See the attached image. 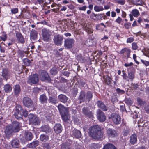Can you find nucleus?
Listing matches in <instances>:
<instances>
[{
  "label": "nucleus",
  "instance_id": "44",
  "mask_svg": "<svg viewBox=\"0 0 149 149\" xmlns=\"http://www.w3.org/2000/svg\"><path fill=\"white\" fill-rule=\"evenodd\" d=\"M132 49L134 50H136L138 48V46L136 43L133 42L132 44Z\"/></svg>",
  "mask_w": 149,
  "mask_h": 149
},
{
  "label": "nucleus",
  "instance_id": "59",
  "mask_svg": "<svg viewBox=\"0 0 149 149\" xmlns=\"http://www.w3.org/2000/svg\"><path fill=\"white\" fill-rule=\"evenodd\" d=\"M125 102L129 105H131L132 104V102L131 100L130 99L126 100Z\"/></svg>",
  "mask_w": 149,
  "mask_h": 149
},
{
  "label": "nucleus",
  "instance_id": "61",
  "mask_svg": "<svg viewBox=\"0 0 149 149\" xmlns=\"http://www.w3.org/2000/svg\"><path fill=\"white\" fill-rule=\"evenodd\" d=\"M130 25L131 24L130 23H126L124 25L125 27L127 29H128L130 28Z\"/></svg>",
  "mask_w": 149,
  "mask_h": 149
},
{
  "label": "nucleus",
  "instance_id": "40",
  "mask_svg": "<svg viewBox=\"0 0 149 149\" xmlns=\"http://www.w3.org/2000/svg\"><path fill=\"white\" fill-rule=\"evenodd\" d=\"M79 98L80 100H82L83 101L86 100V94L84 92H81Z\"/></svg>",
  "mask_w": 149,
  "mask_h": 149
},
{
  "label": "nucleus",
  "instance_id": "27",
  "mask_svg": "<svg viewBox=\"0 0 149 149\" xmlns=\"http://www.w3.org/2000/svg\"><path fill=\"white\" fill-rule=\"evenodd\" d=\"M16 36L18 40L21 43H23L24 42V39L22 35L19 33H17L16 34Z\"/></svg>",
  "mask_w": 149,
  "mask_h": 149
},
{
  "label": "nucleus",
  "instance_id": "33",
  "mask_svg": "<svg viewBox=\"0 0 149 149\" xmlns=\"http://www.w3.org/2000/svg\"><path fill=\"white\" fill-rule=\"evenodd\" d=\"M103 149H117L115 146L112 144L108 143L104 146Z\"/></svg>",
  "mask_w": 149,
  "mask_h": 149
},
{
  "label": "nucleus",
  "instance_id": "42",
  "mask_svg": "<svg viewBox=\"0 0 149 149\" xmlns=\"http://www.w3.org/2000/svg\"><path fill=\"white\" fill-rule=\"evenodd\" d=\"M51 73L53 75H55L57 73L56 69L55 68H52L50 71Z\"/></svg>",
  "mask_w": 149,
  "mask_h": 149
},
{
  "label": "nucleus",
  "instance_id": "48",
  "mask_svg": "<svg viewBox=\"0 0 149 149\" xmlns=\"http://www.w3.org/2000/svg\"><path fill=\"white\" fill-rule=\"evenodd\" d=\"M7 36L6 34H3L1 36V38L3 41H5L7 39Z\"/></svg>",
  "mask_w": 149,
  "mask_h": 149
},
{
  "label": "nucleus",
  "instance_id": "47",
  "mask_svg": "<svg viewBox=\"0 0 149 149\" xmlns=\"http://www.w3.org/2000/svg\"><path fill=\"white\" fill-rule=\"evenodd\" d=\"M116 2L121 5H124L125 3V0H117Z\"/></svg>",
  "mask_w": 149,
  "mask_h": 149
},
{
  "label": "nucleus",
  "instance_id": "31",
  "mask_svg": "<svg viewBox=\"0 0 149 149\" xmlns=\"http://www.w3.org/2000/svg\"><path fill=\"white\" fill-rule=\"evenodd\" d=\"M41 129L42 131L46 132H49L51 131L48 125H45L42 126L41 127Z\"/></svg>",
  "mask_w": 149,
  "mask_h": 149
},
{
  "label": "nucleus",
  "instance_id": "46",
  "mask_svg": "<svg viewBox=\"0 0 149 149\" xmlns=\"http://www.w3.org/2000/svg\"><path fill=\"white\" fill-rule=\"evenodd\" d=\"M141 61L146 66H149V61L142 59L141 60Z\"/></svg>",
  "mask_w": 149,
  "mask_h": 149
},
{
  "label": "nucleus",
  "instance_id": "55",
  "mask_svg": "<svg viewBox=\"0 0 149 149\" xmlns=\"http://www.w3.org/2000/svg\"><path fill=\"white\" fill-rule=\"evenodd\" d=\"M122 73H123V79H127V74H126V73L125 72V71L124 70H123L122 71Z\"/></svg>",
  "mask_w": 149,
  "mask_h": 149
},
{
  "label": "nucleus",
  "instance_id": "17",
  "mask_svg": "<svg viewBox=\"0 0 149 149\" xmlns=\"http://www.w3.org/2000/svg\"><path fill=\"white\" fill-rule=\"evenodd\" d=\"M54 130L56 133L58 134L61 133L62 131V127L60 124H56L54 126Z\"/></svg>",
  "mask_w": 149,
  "mask_h": 149
},
{
  "label": "nucleus",
  "instance_id": "19",
  "mask_svg": "<svg viewBox=\"0 0 149 149\" xmlns=\"http://www.w3.org/2000/svg\"><path fill=\"white\" fill-rule=\"evenodd\" d=\"M97 104L99 108L103 111H106L107 110V107L102 102L98 101L97 102Z\"/></svg>",
  "mask_w": 149,
  "mask_h": 149
},
{
  "label": "nucleus",
  "instance_id": "57",
  "mask_svg": "<svg viewBox=\"0 0 149 149\" xmlns=\"http://www.w3.org/2000/svg\"><path fill=\"white\" fill-rule=\"evenodd\" d=\"M87 8V7L86 6H84L81 7H79L78 8L80 10L85 11Z\"/></svg>",
  "mask_w": 149,
  "mask_h": 149
},
{
  "label": "nucleus",
  "instance_id": "24",
  "mask_svg": "<svg viewBox=\"0 0 149 149\" xmlns=\"http://www.w3.org/2000/svg\"><path fill=\"white\" fill-rule=\"evenodd\" d=\"M58 98L61 102L64 103L66 102L68 100L67 97L65 95L62 94L59 95Z\"/></svg>",
  "mask_w": 149,
  "mask_h": 149
},
{
  "label": "nucleus",
  "instance_id": "7",
  "mask_svg": "<svg viewBox=\"0 0 149 149\" xmlns=\"http://www.w3.org/2000/svg\"><path fill=\"white\" fill-rule=\"evenodd\" d=\"M63 39V36L60 34L55 35L53 38V41L54 44L57 46L61 45Z\"/></svg>",
  "mask_w": 149,
  "mask_h": 149
},
{
  "label": "nucleus",
  "instance_id": "35",
  "mask_svg": "<svg viewBox=\"0 0 149 149\" xmlns=\"http://www.w3.org/2000/svg\"><path fill=\"white\" fill-rule=\"evenodd\" d=\"M92 97V94L91 92H88L86 95V100L90 101Z\"/></svg>",
  "mask_w": 149,
  "mask_h": 149
},
{
  "label": "nucleus",
  "instance_id": "54",
  "mask_svg": "<svg viewBox=\"0 0 149 149\" xmlns=\"http://www.w3.org/2000/svg\"><path fill=\"white\" fill-rule=\"evenodd\" d=\"M24 62L25 64L27 65H29L30 63V61L28 59H25L24 61Z\"/></svg>",
  "mask_w": 149,
  "mask_h": 149
},
{
  "label": "nucleus",
  "instance_id": "34",
  "mask_svg": "<svg viewBox=\"0 0 149 149\" xmlns=\"http://www.w3.org/2000/svg\"><path fill=\"white\" fill-rule=\"evenodd\" d=\"M40 139L41 141L45 142L48 140V136L46 135L42 134L40 136Z\"/></svg>",
  "mask_w": 149,
  "mask_h": 149
},
{
  "label": "nucleus",
  "instance_id": "1",
  "mask_svg": "<svg viewBox=\"0 0 149 149\" xmlns=\"http://www.w3.org/2000/svg\"><path fill=\"white\" fill-rule=\"evenodd\" d=\"M89 134L95 139H100L103 138V134L101 132V128L98 125H94L89 129Z\"/></svg>",
  "mask_w": 149,
  "mask_h": 149
},
{
  "label": "nucleus",
  "instance_id": "29",
  "mask_svg": "<svg viewBox=\"0 0 149 149\" xmlns=\"http://www.w3.org/2000/svg\"><path fill=\"white\" fill-rule=\"evenodd\" d=\"M49 102L53 104H56L58 102L57 97L54 96L49 97Z\"/></svg>",
  "mask_w": 149,
  "mask_h": 149
},
{
  "label": "nucleus",
  "instance_id": "18",
  "mask_svg": "<svg viewBox=\"0 0 149 149\" xmlns=\"http://www.w3.org/2000/svg\"><path fill=\"white\" fill-rule=\"evenodd\" d=\"M83 113L87 117L90 118H92L93 116V113L90 111H89L87 108L86 107H84L83 109Z\"/></svg>",
  "mask_w": 149,
  "mask_h": 149
},
{
  "label": "nucleus",
  "instance_id": "8",
  "mask_svg": "<svg viewBox=\"0 0 149 149\" xmlns=\"http://www.w3.org/2000/svg\"><path fill=\"white\" fill-rule=\"evenodd\" d=\"M75 40L73 39L68 38L64 41V46L67 49H70L73 46Z\"/></svg>",
  "mask_w": 149,
  "mask_h": 149
},
{
  "label": "nucleus",
  "instance_id": "10",
  "mask_svg": "<svg viewBox=\"0 0 149 149\" xmlns=\"http://www.w3.org/2000/svg\"><path fill=\"white\" fill-rule=\"evenodd\" d=\"M97 118L98 120L101 122L104 121L106 119V117L104 113L100 109L97 111Z\"/></svg>",
  "mask_w": 149,
  "mask_h": 149
},
{
  "label": "nucleus",
  "instance_id": "36",
  "mask_svg": "<svg viewBox=\"0 0 149 149\" xmlns=\"http://www.w3.org/2000/svg\"><path fill=\"white\" fill-rule=\"evenodd\" d=\"M94 10L96 12L102 11L104 10L103 7L102 6H95L94 8Z\"/></svg>",
  "mask_w": 149,
  "mask_h": 149
},
{
  "label": "nucleus",
  "instance_id": "5",
  "mask_svg": "<svg viewBox=\"0 0 149 149\" xmlns=\"http://www.w3.org/2000/svg\"><path fill=\"white\" fill-rule=\"evenodd\" d=\"M28 117L30 124L35 125L40 123V120L36 115L30 114L29 115Z\"/></svg>",
  "mask_w": 149,
  "mask_h": 149
},
{
  "label": "nucleus",
  "instance_id": "41",
  "mask_svg": "<svg viewBox=\"0 0 149 149\" xmlns=\"http://www.w3.org/2000/svg\"><path fill=\"white\" fill-rule=\"evenodd\" d=\"M61 149H71V147L70 144L64 143L61 146Z\"/></svg>",
  "mask_w": 149,
  "mask_h": 149
},
{
  "label": "nucleus",
  "instance_id": "58",
  "mask_svg": "<svg viewBox=\"0 0 149 149\" xmlns=\"http://www.w3.org/2000/svg\"><path fill=\"white\" fill-rule=\"evenodd\" d=\"M44 147L47 149H50V148L49 144L47 143H45L44 144Z\"/></svg>",
  "mask_w": 149,
  "mask_h": 149
},
{
  "label": "nucleus",
  "instance_id": "2",
  "mask_svg": "<svg viewBox=\"0 0 149 149\" xmlns=\"http://www.w3.org/2000/svg\"><path fill=\"white\" fill-rule=\"evenodd\" d=\"M20 125L19 123L16 121H13L12 125L6 127L5 133L6 136L11 134L13 132H17L19 129Z\"/></svg>",
  "mask_w": 149,
  "mask_h": 149
},
{
  "label": "nucleus",
  "instance_id": "26",
  "mask_svg": "<svg viewBox=\"0 0 149 149\" xmlns=\"http://www.w3.org/2000/svg\"><path fill=\"white\" fill-rule=\"evenodd\" d=\"M38 33L35 30H32L30 33V38L33 40H35L37 37Z\"/></svg>",
  "mask_w": 149,
  "mask_h": 149
},
{
  "label": "nucleus",
  "instance_id": "4",
  "mask_svg": "<svg viewBox=\"0 0 149 149\" xmlns=\"http://www.w3.org/2000/svg\"><path fill=\"white\" fill-rule=\"evenodd\" d=\"M28 114L27 111L26 110H23L20 105H18L16 107V109L15 113V117L17 119L21 118L22 116L26 117Z\"/></svg>",
  "mask_w": 149,
  "mask_h": 149
},
{
  "label": "nucleus",
  "instance_id": "50",
  "mask_svg": "<svg viewBox=\"0 0 149 149\" xmlns=\"http://www.w3.org/2000/svg\"><path fill=\"white\" fill-rule=\"evenodd\" d=\"M18 9L17 8H14L11 9V12L13 14H15L17 13L18 12Z\"/></svg>",
  "mask_w": 149,
  "mask_h": 149
},
{
  "label": "nucleus",
  "instance_id": "20",
  "mask_svg": "<svg viewBox=\"0 0 149 149\" xmlns=\"http://www.w3.org/2000/svg\"><path fill=\"white\" fill-rule=\"evenodd\" d=\"M137 141V136L135 134H133L130 136V141L131 144H134L136 143Z\"/></svg>",
  "mask_w": 149,
  "mask_h": 149
},
{
  "label": "nucleus",
  "instance_id": "43",
  "mask_svg": "<svg viewBox=\"0 0 149 149\" xmlns=\"http://www.w3.org/2000/svg\"><path fill=\"white\" fill-rule=\"evenodd\" d=\"M117 92L119 94H123L125 93V91H124L123 90H121L119 88H117L116 90Z\"/></svg>",
  "mask_w": 149,
  "mask_h": 149
},
{
  "label": "nucleus",
  "instance_id": "39",
  "mask_svg": "<svg viewBox=\"0 0 149 149\" xmlns=\"http://www.w3.org/2000/svg\"><path fill=\"white\" fill-rule=\"evenodd\" d=\"M134 73L133 72H131L128 73V77L132 81L134 77Z\"/></svg>",
  "mask_w": 149,
  "mask_h": 149
},
{
  "label": "nucleus",
  "instance_id": "22",
  "mask_svg": "<svg viewBox=\"0 0 149 149\" xmlns=\"http://www.w3.org/2000/svg\"><path fill=\"white\" fill-rule=\"evenodd\" d=\"M12 146L14 148H18L19 145V141L17 139H14L12 140L11 142Z\"/></svg>",
  "mask_w": 149,
  "mask_h": 149
},
{
  "label": "nucleus",
  "instance_id": "13",
  "mask_svg": "<svg viewBox=\"0 0 149 149\" xmlns=\"http://www.w3.org/2000/svg\"><path fill=\"white\" fill-rule=\"evenodd\" d=\"M40 78L41 80L43 81H49L50 80V78L48 73L45 71L42 72H41Z\"/></svg>",
  "mask_w": 149,
  "mask_h": 149
},
{
  "label": "nucleus",
  "instance_id": "62",
  "mask_svg": "<svg viewBox=\"0 0 149 149\" xmlns=\"http://www.w3.org/2000/svg\"><path fill=\"white\" fill-rule=\"evenodd\" d=\"M45 0H37V2L40 4H43Z\"/></svg>",
  "mask_w": 149,
  "mask_h": 149
},
{
  "label": "nucleus",
  "instance_id": "38",
  "mask_svg": "<svg viewBox=\"0 0 149 149\" xmlns=\"http://www.w3.org/2000/svg\"><path fill=\"white\" fill-rule=\"evenodd\" d=\"M132 13L133 15L135 17H138L139 15V11L136 9L133 10L132 11Z\"/></svg>",
  "mask_w": 149,
  "mask_h": 149
},
{
  "label": "nucleus",
  "instance_id": "23",
  "mask_svg": "<svg viewBox=\"0 0 149 149\" xmlns=\"http://www.w3.org/2000/svg\"><path fill=\"white\" fill-rule=\"evenodd\" d=\"M4 90L6 93L10 92L12 90V88L9 84H7L4 86Z\"/></svg>",
  "mask_w": 149,
  "mask_h": 149
},
{
  "label": "nucleus",
  "instance_id": "51",
  "mask_svg": "<svg viewBox=\"0 0 149 149\" xmlns=\"http://www.w3.org/2000/svg\"><path fill=\"white\" fill-rule=\"evenodd\" d=\"M87 32L89 34H91L93 33V30L91 28H89L86 29Z\"/></svg>",
  "mask_w": 149,
  "mask_h": 149
},
{
  "label": "nucleus",
  "instance_id": "16",
  "mask_svg": "<svg viewBox=\"0 0 149 149\" xmlns=\"http://www.w3.org/2000/svg\"><path fill=\"white\" fill-rule=\"evenodd\" d=\"M70 133L72 134L73 136L76 138H79L81 136V133L78 130L74 129L71 131Z\"/></svg>",
  "mask_w": 149,
  "mask_h": 149
},
{
  "label": "nucleus",
  "instance_id": "64",
  "mask_svg": "<svg viewBox=\"0 0 149 149\" xmlns=\"http://www.w3.org/2000/svg\"><path fill=\"white\" fill-rule=\"evenodd\" d=\"M129 132V131L128 130H126L124 132V135L125 136H127Z\"/></svg>",
  "mask_w": 149,
  "mask_h": 149
},
{
  "label": "nucleus",
  "instance_id": "45",
  "mask_svg": "<svg viewBox=\"0 0 149 149\" xmlns=\"http://www.w3.org/2000/svg\"><path fill=\"white\" fill-rule=\"evenodd\" d=\"M94 16L95 17L98 19H102L103 17L102 14H94Z\"/></svg>",
  "mask_w": 149,
  "mask_h": 149
},
{
  "label": "nucleus",
  "instance_id": "49",
  "mask_svg": "<svg viewBox=\"0 0 149 149\" xmlns=\"http://www.w3.org/2000/svg\"><path fill=\"white\" fill-rule=\"evenodd\" d=\"M111 79L110 77H107L105 79V81L107 84H109L111 83Z\"/></svg>",
  "mask_w": 149,
  "mask_h": 149
},
{
  "label": "nucleus",
  "instance_id": "14",
  "mask_svg": "<svg viewBox=\"0 0 149 149\" xmlns=\"http://www.w3.org/2000/svg\"><path fill=\"white\" fill-rule=\"evenodd\" d=\"M107 133L108 136L110 137H114L117 135L116 132L111 129H109L107 131Z\"/></svg>",
  "mask_w": 149,
  "mask_h": 149
},
{
  "label": "nucleus",
  "instance_id": "52",
  "mask_svg": "<svg viewBox=\"0 0 149 149\" xmlns=\"http://www.w3.org/2000/svg\"><path fill=\"white\" fill-rule=\"evenodd\" d=\"M134 41V38L133 37L128 38L127 40V43H131Z\"/></svg>",
  "mask_w": 149,
  "mask_h": 149
},
{
  "label": "nucleus",
  "instance_id": "60",
  "mask_svg": "<svg viewBox=\"0 0 149 149\" xmlns=\"http://www.w3.org/2000/svg\"><path fill=\"white\" fill-rule=\"evenodd\" d=\"M77 58L78 60H80V61H81V60H83V58L81 55H78L77 57Z\"/></svg>",
  "mask_w": 149,
  "mask_h": 149
},
{
  "label": "nucleus",
  "instance_id": "11",
  "mask_svg": "<svg viewBox=\"0 0 149 149\" xmlns=\"http://www.w3.org/2000/svg\"><path fill=\"white\" fill-rule=\"evenodd\" d=\"M23 103L24 105L28 108L31 107L33 106L32 101L28 97H25L23 98Z\"/></svg>",
  "mask_w": 149,
  "mask_h": 149
},
{
  "label": "nucleus",
  "instance_id": "21",
  "mask_svg": "<svg viewBox=\"0 0 149 149\" xmlns=\"http://www.w3.org/2000/svg\"><path fill=\"white\" fill-rule=\"evenodd\" d=\"M130 50L127 48H124L121 50L120 53L121 54H126L127 58H129L130 56Z\"/></svg>",
  "mask_w": 149,
  "mask_h": 149
},
{
  "label": "nucleus",
  "instance_id": "9",
  "mask_svg": "<svg viewBox=\"0 0 149 149\" xmlns=\"http://www.w3.org/2000/svg\"><path fill=\"white\" fill-rule=\"evenodd\" d=\"M38 75L37 74H35L31 75L29 77L28 82L30 84H35L38 82Z\"/></svg>",
  "mask_w": 149,
  "mask_h": 149
},
{
  "label": "nucleus",
  "instance_id": "3",
  "mask_svg": "<svg viewBox=\"0 0 149 149\" xmlns=\"http://www.w3.org/2000/svg\"><path fill=\"white\" fill-rule=\"evenodd\" d=\"M58 109L61 114L63 120L65 121L69 120L70 118V115L68 114V109L61 104L58 105Z\"/></svg>",
  "mask_w": 149,
  "mask_h": 149
},
{
  "label": "nucleus",
  "instance_id": "25",
  "mask_svg": "<svg viewBox=\"0 0 149 149\" xmlns=\"http://www.w3.org/2000/svg\"><path fill=\"white\" fill-rule=\"evenodd\" d=\"M25 139L28 140H31L33 138L32 133L30 132H26L24 134Z\"/></svg>",
  "mask_w": 149,
  "mask_h": 149
},
{
  "label": "nucleus",
  "instance_id": "37",
  "mask_svg": "<svg viewBox=\"0 0 149 149\" xmlns=\"http://www.w3.org/2000/svg\"><path fill=\"white\" fill-rule=\"evenodd\" d=\"M132 1L133 4L137 5H141L143 3L142 0H132Z\"/></svg>",
  "mask_w": 149,
  "mask_h": 149
},
{
  "label": "nucleus",
  "instance_id": "63",
  "mask_svg": "<svg viewBox=\"0 0 149 149\" xmlns=\"http://www.w3.org/2000/svg\"><path fill=\"white\" fill-rule=\"evenodd\" d=\"M133 65V63L132 62H130L129 63H126L124 64V66L126 67L130 66Z\"/></svg>",
  "mask_w": 149,
  "mask_h": 149
},
{
  "label": "nucleus",
  "instance_id": "12",
  "mask_svg": "<svg viewBox=\"0 0 149 149\" xmlns=\"http://www.w3.org/2000/svg\"><path fill=\"white\" fill-rule=\"evenodd\" d=\"M113 123L116 124H119L121 120L120 116L117 114H112L111 115Z\"/></svg>",
  "mask_w": 149,
  "mask_h": 149
},
{
  "label": "nucleus",
  "instance_id": "30",
  "mask_svg": "<svg viewBox=\"0 0 149 149\" xmlns=\"http://www.w3.org/2000/svg\"><path fill=\"white\" fill-rule=\"evenodd\" d=\"M40 101L42 103H46L47 102V98L44 95H42L40 96Z\"/></svg>",
  "mask_w": 149,
  "mask_h": 149
},
{
  "label": "nucleus",
  "instance_id": "53",
  "mask_svg": "<svg viewBox=\"0 0 149 149\" xmlns=\"http://www.w3.org/2000/svg\"><path fill=\"white\" fill-rule=\"evenodd\" d=\"M145 55L149 57V49H145Z\"/></svg>",
  "mask_w": 149,
  "mask_h": 149
},
{
  "label": "nucleus",
  "instance_id": "15",
  "mask_svg": "<svg viewBox=\"0 0 149 149\" xmlns=\"http://www.w3.org/2000/svg\"><path fill=\"white\" fill-rule=\"evenodd\" d=\"M2 76L6 80L9 78L10 74L7 69L5 68L3 69L2 72Z\"/></svg>",
  "mask_w": 149,
  "mask_h": 149
},
{
  "label": "nucleus",
  "instance_id": "56",
  "mask_svg": "<svg viewBox=\"0 0 149 149\" xmlns=\"http://www.w3.org/2000/svg\"><path fill=\"white\" fill-rule=\"evenodd\" d=\"M122 19L120 17H118L116 20V22L118 24L121 23Z\"/></svg>",
  "mask_w": 149,
  "mask_h": 149
},
{
  "label": "nucleus",
  "instance_id": "6",
  "mask_svg": "<svg viewBox=\"0 0 149 149\" xmlns=\"http://www.w3.org/2000/svg\"><path fill=\"white\" fill-rule=\"evenodd\" d=\"M52 33V31L49 30L44 29L42 31L43 39L45 41H49L50 36Z\"/></svg>",
  "mask_w": 149,
  "mask_h": 149
},
{
  "label": "nucleus",
  "instance_id": "32",
  "mask_svg": "<svg viewBox=\"0 0 149 149\" xmlns=\"http://www.w3.org/2000/svg\"><path fill=\"white\" fill-rule=\"evenodd\" d=\"M39 143V142L37 141H33L29 144L28 147L29 148H34L38 145Z\"/></svg>",
  "mask_w": 149,
  "mask_h": 149
},
{
  "label": "nucleus",
  "instance_id": "28",
  "mask_svg": "<svg viewBox=\"0 0 149 149\" xmlns=\"http://www.w3.org/2000/svg\"><path fill=\"white\" fill-rule=\"evenodd\" d=\"M14 89L15 94L16 95L19 94L21 91L20 87L18 85H15L14 87Z\"/></svg>",
  "mask_w": 149,
  "mask_h": 149
}]
</instances>
